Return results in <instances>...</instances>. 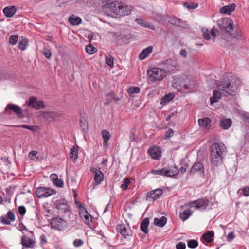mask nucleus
I'll list each match as a JSON object with an SVG mask.
<instances>
[{
	"mask_svg": "<svg viewBox=\"0 0 249 249\" xmlns=\"http://www.w3.org/2000/svg\"><path fill=\"white\" fill-rule=\"evenodd\" d=\"M53 183L58 187L61 188L64 186V182L61 178H58L55 181L53 182Z\"/></svg>",
	"mask_w": 249,
	"mask_h": 249,
	"instance_id": "45",
	"label": "nucleus"
},
{
	"mask_svg": "<svg viewBox=\"0 0 249 249\" xmlns=\"http://www.w3.org/2000/svg\"><path fill=\"white\" fill-rule=\"evenodd\" d=\"M78 148L73 146L71 148L70 153V158L72 160H75L78 158Z\"/></svg>",
	"mask_w": 249,
	"mask_h": 249,
	"instance_id": "34",
	"label": "nucleus"
},
{
	"mask_svg": "<svg viewBox=\"0 0 249 249\" xmlns=\"http://www.w3.org/2000/svg\"><path fill=\"white\" fill-rule=\"evenodd\" d=\"M38 152L35 151H32V160L36 161H41L43 159V157L40 154L37 155Z\"/></svg>",
	"mask_w": 249,
	"mask_h": 249,
	"instance_id": "38",
	"label": "nucleus"
},
{
	"mask_svg": "<svg viewBox=\"0 0 249 249\" xmlns=\"http://www.w3.org/2000/svg\"><path fill=\"white\" fill-rule=\"evenodd\" d=\"M167 221V218L165 216H162L160 218H155L154 224L157 226L163 227L166 224Z\"/></svg>",
	"mask_w": 249,
	"mask_h": 249,
	"instance_id": "25",
	"label": "nucleus"
},
{
	"mask_svg": "<svg viewBox=\"0 0 249 249\" xmlns=\"http://www.w3.org/2000/svg\"><path fill=\"white\" fill-rule=\"evenodd\" d=\"M192 213L193 212L191 210H185L180 213L179 217L183 221H185L187 220Z\"/></svg>",
	"mask_w": 249,
	"mask_h": 249,
	"instance_id": "31",
	"label": "nucleus"
},
{
	"mask_svg": "<svg viewBox=\"0 0 249 249\" xmlns=\"http://www.w3.org/2000/svg\"><path fill=\"white\" fill-rule=\"evenodd\" d=\"M43 53L47 59L50 58L51 56V53L50 50L46 49H44L43 51Z\"/></svg>",
	"mask_w": 249,
	"mask_h": 249,
	"instance_id": "52",
	"label": "nucleus"
},
{
	"mask_svg": "<svg viewBox=\"0 0 249 249\" xmlns=\"http://www.w3.org/2000/svg\"><path fill=\"white\" fill-rule=\"evenodd\" d=\"M151 173L153 174H155V175L164 176V168L159 169H157V170L153 169L151 171Z\"/></svg>",
	"mask_w": 249,
	"mask_h": 249,
	"instance_id": "47",
	"label": "nucleus"
},
{
	"mask_svg": "<svg viewBox=\"0 0 249 249\" xmlns=\"http://www.w3.org/2000/svg\"><path fill=\"white\" fill-rule=\"evenodd\" d=\"M135 21L140 25H142L144 27L150 28L152 30L155 29V27L153 25L150 24L149 22L145 21L142 19H136Z\"/></svg>",
	"mask_w": 249,
	"mask_h": 249,
	"instance_id": "33",
	"label": "nucleus"
},
{
	"mask_svg": "<svg viewBox=\"0 0 249 249\" xmlns=\"http://www.w3.org/2000/svg\"><path fill=\"white\" fill-rule=\"evenodd\" d=\"M179 173V169L176 166H171L168 168H164V176L169 177H172Z\"/></svg>",
	"mask_w": 249,
	"mask_h": 249,
	"instance_id": "17",
	"label": "nucleus"
},
{
	"mask_svg": "<svg viewBox=\"0 0 249 249\" xmlns=\"http://www.w3.org/2000/svg\"><path fill=\"white\" fill-rule=\"evenodd\" d=\"M217 29L215 28H213L212 29L211 31H210V34L213 36H215L216 34L217 33Z\"/></svg>",
	"mask_w": 249,
	"mask_h": 249,
	"instance_id": "60",
	"label": "nucleus"
},
{
	"mask_svg": "<svg viewBox=\"0 0 249 249\" xmlns=\"http://www.w3.org/2000/svg\"><path fill=\"white\" fill-rule=\"evenodd\" d=\"M187 245L189 248L194 249L197 247L198 245V242L196 240H190L187 242Z\"/></svg>",
	"mask_w": 249,
	"mask_h": 249,
	"instance_id": "42",
	"label": "nucleus"
},
{
	"mask_svg": "<svg viewBox=\"0 0 249 249\" xmlns=\"http://www.w3.org/2000/svg\"><path fill=\"white\" fill-rule=\"evenodd\" d=\"M58 117L56 113L54 112H43L38 116V118L41 121H51L56 119Z\"/></svg>",
	"mask_w": 249,
	"mask_h": 249,
	"instance_id": "9",
	"label": "nucleus"
},
{
	"mask_svg": "<svg viewBox=\"0 0 249 249\" xmlns=\"http://www.w3.org/2000/svg\"><path fill=\"white\" fill-rule=\"evenodd\" d=\"M179 86L178 87L177 83L173 84V86L176 87L178 90L186 92L192 88L193 86L192 82L189 80L187 78L185 79H180L178 81Z\"/></svg>",
	"mask_w": 249,
	"mask_h": 249,
	"instance_id": "6",
	"label": "nucleus"
},
{
	"mask_svg": "<svg viewBox=\"0 0 249 249\" xmlns=\"http://www.w3.org/2000/svg\"><path fill=\"white\" fill-rule=\"evenodd\" d=\"M239 84V80L234 78L231 82H221L218 86V89L229 95L234 96L236 94Z\"/></svg>",
	"mask_w": 249,
	"mask_h": 249,
	"instance_id": "3",
	"label": "nucleus"
},
{
	"mask_svg": "<svg viewBox=\"0 0 249 249\" xmlns=\"http://www.w3.org/2000/svg\"><path fill=\"white\" fill-rule=\"evenodd\" d=\"M130 183V180L128 178H125L123 181L122 184L121 185V188L123 190H126L128 187Z\"/></svg>",
	"mask_w": 249,
	"mask_h": 249,
	"instance_id": "43",
	"label": "nucleus"
},
{
	"mask_svg": "<svg viewBox=\"0 0 249 249\" xmlns=\"http://www.w3.org/2000/svg\"><path fill=\"white\" fill-rule=\"evenodd\" d=\"M242 192L244 196H249V187L245 186L242 189Z\"/></svg>",
	"mask_w": 249,
	"mask_h": 249,
	"instance_id": "55",
	"label": "nucleus"
},
{
	"mask_svg": "<svg viewBox=\"0 0 249 249\" xmlns=\"http://www.w3.org/2000/svg\"><path fill=\"white\" fill-rule=\"evenodd\" d=\"M186 171V168L185 167H181L179 170V172H180L181 173H184Z\"/></svg>",
	"mask_w": 249,
	"mask_h": 249,
	"instance_id": "64",
	"label": "nucleus"
},
{
	"mask_svg": "<svg viewBox=\"0 0 249 249\" xmlns=\"http://www.w3.org/2000/svg\"><path fill=\"white\" fill-rule=\"evenodd\" d=\"M103 8L106 12H111L121 16L128 15L131 12L130 6L118 1L107 2Z\"/></svg>",
	"mask_w": 249,
	"mask_h": 249,
	"instance_id": "2",
	"label": "nucleus"
},
{
	"mask_svg": "<svg viewBox=\"0 0 249 249\" xmlns=\"http://www.w3.org/2000/svg\"><path fill=\"white\" fill-rule=\"evenodd\" d=\"M235 7V4L233 3L223 6L220 9V13L226 15H231V12L234 11Z\"/></svg>",
	"mask_w": 249,
	"mask_h": 249,
	"instance_id": "20",
	"label": "nucleus"
},
{
	"mask_svg": "<svg viewBox=\"0 0 249 249\" xmlns=\"http://www.w3.org/2000/svg\"><path fill=\"white\" fill-rule=\"evenodd\" d=\"M148 78L152 82L156 81H161L166 76V72L159 68H153L147 71Z\"/></svg>",
	"mask_w": 249,
	"mask_h": 249,
	"instance_id": "4",
	"label": "nucleus"
},
{
	"mask_svg": "<svg viewBox=\"0 0 249 249\" xmlns=\"http://www.w3.org/2000/svg\"><path fill=\"white\" fill-rule=\"evenodd\" d=\"M18 41V36L11 35L9 37V42L11 45L16 44Z\"/></svg>",
	"mask_w": 249,
	"mask_h": 249,
	"instance_id": "44",
	"label": "nucleus"
},
{
	"mask_svg": "<svg viewBox=\"0 0 249 249\" xmlns=\"http://www.w3.org/2000/svg\"><path fill=\"white\" fill-rule=\"evenodd\" d=\"M176 248L177 249H185L186 244L183 242H178L176 244Z\"/></svg>",
	"mask_w": 249,
	"mask_h": 249,
	"instance_id": "51",
	"label": "nucleus"
},
{
	"mask_svg": "<svg viewBox=\"0 0 249 249\" xmlns=\"http://www.w3.org/2000/svg\"><path fill=\"white\" fill-rule=\"evenodd\" d=\"M79 215L86 224L89 225L90 224L92 221V216L88 213L86 209L79 212Z\"/></svg>",
	"mask_w": 249,
	"mask_h": 249,
	"instance_id": "19",
	"label": "nucleus"
},
{
	"mask_svg": "<svg viewBox=\"0 0 249 249\" xmlns=\"http://www.w3.org/2000/svg\"><path fill=\"white\" fill-rule=\"evenodd\" d=\"M91 171L94 174V178L95 181L97 184L101 183L104 179V175L102 172L95 168L91 169Z\"/></svg>",
	"mask_w": 249,
	"mask_h": 249,
	"instance_id": "15",
	"label": "nucleus"
},
{
	"mask_svg": "<svg viewBox=\"0 0 249 249\" xmlns=\"http://www.w3.org/2000/svg\"><path fill=\"white\" fill-rule=\"evenodd\" d=\"M22 244L23 246L25 247H29L31 245V240L25 236H24L22 238Z\"/></svg>",
	"mask_w": 249,
	"mask_h": 249,
	"instance_id": "41",
	"label": "nucleus"
},
{
	"mask_svg": "<svg viewBox=\"0 0 249 249\" xmlns=\"http://www.w3.org/2000/svg\"><path fill=\"white\" fill-rule=\"evenodd\" d=\"M117 230L124 238L131 235V231L126 228L124 225L120 224L117 226Z\"/></svg>",
	"mask_w": 249,
	"mask_h": 249,
	"instance_id": "18",
	"label": "nucleus"
},
{
	"mask_svg": "<svg viewBox=\"0 0 249 249\" xmlns=\"http://www.w3.org/2000/svg\"><path fill=\"white\" fill-rule=\"evenodd\" d=\"M84 244L83 241L80 239H75L73 241V245L75 247H79Z\"/></svg>",
	"mask_w": 249,
	"mask_h": 249,
	"instance_id": "50",
	"label": "nucleus"
},
{
	"mask_svg": "<svg viewBox=\"0 0 249 249\" xmlns=\"http://www.w3.org/2000/svg\"><path fill=\"white\" fill-rule=\"evenodd\" d=\"M221 97L222 94L219 90H213V96L210 98L211 104L217 102L221 99Z\"/></svg>",
	"mask_w": 249,
	"mask_h": 249,
	"instance_id": "24",
	"label": "nucleus"
},
{
	"mask_svg": "<svg viewBox=\"0 0 249 249\" xmlns=\"http://www.w3.org/2000/svg\"><path fill=\"white\" fill-rule=\"evenodd\" d=\"M153 47L152 46H148L146 49L142 51L139 55V58L141 60L145 59L152 52Z\"/></svg>",
	"mask_w": 249,
	"mask_h": 249,
	"instance_id": "26",
	"label": "nucleus"
},
{
	"mask_svg": "<svg viewBox=\"0 0 249 249\" xmlns=\"http://www.w3.org/2000/svg\"><path fill=\"white\" fill-rule=\"evenodd\" d=\"M210 159L211 164L217 166L222 163L224 155L226 152V147L224 143H214L210 147Z\"/></svg>",
	"mask_w": 249,
	"mask_h": 249,
	"instance_id": "1",
	"label": "nucleus"
},
{
	"mask_svg": "<svg viewBox=\"0 0 249 249\" xmlns=\"http://www.w3.org/2000/svg\"><path fill=\"white\" fill-rule=\"evenodd\" d=\"M87 53L89 54H93L96 53V49L91 44L87 45L86 47Z\"/></svg>",
	"mask_w": 249,
	"mask_h": 249,
	"instance_id": "40",
	"label": "nucleus"
},
{
	"mask_svg": "<svg viewBox=\"0 0 249 249\" xmlns=\"http://www.w3.org/2000/svg\"><path fill=\"white\" fill-rule=\"evenodd\" d=\"M0 220H1V222L2 223L5 224H7V225L10 224L11 222L10 220V219H9V218H8V217L6 215L2 216L0 218Z\"/></svg>",
	"mask_w": 249,
	"mask_h": 249,
	"instance_id": "49",
	"label": "nucleus"
},
{
	"mask_svg": "<svg viewBox=\"0 0 249 249\" xmlns=\"http://www.w3.org/2000/svg\"><path fill=\"white\" fill-rule=\"evenodd\" d=\"M184 6L188 9H194L198 7V4L185 3Z\"/></svg>",
	"mask_w": 249,
	"mask_h": 249,
	"instance_id": "48",
	"label": "nucleus"
},
{
	"mask_svg": "<svg viewBox=\"0 0 249 249\" xmlns=\"http://www.w3.org/2000/svg\"><path fill=\"white\" fill-rule=\"evenodd\" d=\"M174 98V94L173 93H169L164 96L161 99V103H167L169 102Z\"/></svg>",
	"mask_w": 249,
	"mask_h": 249,
	"instance_id": "35",
	"label": "nucleus"
},
{
	"mask_svg": "<svg viewBox=\"0 0 249 249\" xmlns=\"http://www.w3.org/2000/svg\"><path fill=\"white\" fill-rule=\"evenodd\" d=\"M106 63L110 68H112L114 66V58L110 55H106L105 56Z\"/></svg>",
	"mask_w": 249,
	"mask_h": 249,
	"instance_id": "39",
	"label": "nucleus"
},
{
	"mask_svg": "<svg viewBox=\"0 0 249 249\" xmlns=\"http://www.w3.org/2000/svg\"><path fill=\"white\" fill-rule=\"evenodd\" d=\"M214 233L212 231H208L202 235V239L206 242L210 243L213 240Z\"/></svg>",
	"mask_w": 249,
	"mask_h": 249,
	"instance_id": "32",
	"label": "nucleus"
},
{
	"mask_svg": "<svg viewBox=\"0 0 249 249\" xmlns=\"http://www.w3.org/2000/svg\"><path fill=\"white\" fill-rule=\"evenodd\" d=\"M232 124V121L229 118H223L219 123L220 126L224 130L228 129Z\"/></svg>",
	"mask_w": 249,
	"mask_h": 249,
	"instance_id": "21",
	"label": "nucleus"
},
{
	"mask_svg": "<svg viewBox=\"0 0 249 249\" xmlns=\"http://www.w3.org/2000/svg\"><path fill=\"white\" fill-rule=\"evenodd\" d=\"M75 204L76 205V206L77 208L79 209V212H81V211H83V210H86V209L83 206V204L79 202V201H75Z\"/></svg>",
	"mask_w": 249,
	"mask_h": 249,
	"instance_id": "53",
	"label": "nucleus"
},
{
	"mask_svg": "<svg viewBox=\"0 0 249 249\" xmlns=\"http://www.w3.org/2000/svg\"><path fill=\"white\" fill-rule=\"evenodd\" d=\"M45 106L43 101L40 100H37L36 98L32 97V107L36 109L40 108H44Z\"/></svg>",
	"mask_w": 249,
	"mask_h": 249,
	"instance_id": "23",
	"label": "nucleus"
},
{
	"mask_svg": "<svg viewBox=\"0 0 249 249\" xmlns=\"http://www.w3.org/2000/svg\"><path fill=\"white\" fill-rule=\"evenodd\" d=\"M219 27L227 32L229 35L233 36L232 32L234 28V23L232 20L229 18H222L217 21Z\"/></svg>",
	"mask_w": 249,
	"mask_h": 249,
	"instance_id": "5",
	"label": "nucleus"
},
{
	"mask_svg": "<svg viewBox=\"0 0 249 249\" xmlns=\"http://www.w3.org/2000/svg\"><path fill=\"white\" fill-rule=\"evenodd\" d=\"M107 162H108V160L107 159H103V160H102L101 163L103 165H104L105 167H107Z\"/></svg>",
	"mask_w": 249,
	"mask_h": 249,
	"instance_id": "63",
	"label": "nucleus"
},
{
	"mask_svg": "<svg viewBox=\"0 0 249 249\" xmlns=\"http://www.w3.org/2000/svg\"><path fill=\"white\" fill-rule=\"evenodd\" d=\"M209 201L204 198H199L190 203L191 207H194L196 209L205 210L209 205Z\"/></svg>",
	"mask_w": 249,
	"mask_h": 249,
	"instance_id": "7",
	"label": "nucleus"
},
{
	"mask_svg": "<svg viewBox=\"0 0 249 249\" xmlns=\"http://www.w3.org/2000/svg\"><path fill=\"white\" fill-rule=\"evenodd\" d=\"M57 209L61 213H66L70 211L69 206L66 203H58L57 205Z\"/></svg>",
	"mask_w": 249,
	"mask_h": 249,
	"instance_id": "28",
	"label": "nucleus"
},
{
	"mask_svg": "<svg viewBox=\"0 0 249 249\" xmlns=\"http://www.w3.org/2000/svg\"><path fill=\"white\" fill-rule=\"evenodd\" d=\"M190 173L192 175L196 173L204 175V168L203 164L199 162H196L192 167Z\"/></svg>",
	"mask_w": 249,
	"mask_h": 249,
	"instance_id": "13",
	"label": "nucleus"
},
{
	"mask_svg": "<svg viewBox=\"0 0 249 249\" xmlns=\"http://www.w3.org/2000/svg\"><path fill=\"white\" fill-rule=\"evenodd\" d=\"M163 194V191L161 189H157L152 190L147 194V198L153 200L158 199Z\"/></svg>",
	"mask_w": 249,
	"mask_h": 249,
	"instance_id": "16",
	"label": "nucleus"
},
{
	"mask_svg": "<svg viewBox=\"0 0 249 249\" xmlns=\"http://www.w3.org/2000/svg\"><path fill=\"white\" fill-rule=\"evenodd\" d=\"M7 216L11 221H13L15 220V215L12 211H8L7 214Z\"/></svg>",
	"mask_w": 249,
	"mask_h": 249,
	"instance_id": "54",
	"label": "nucleus"
},
{
	"mask_svg": "<svg viewBox=\"0 0 249 249\" xmlns=\"http://www.w3.org/2000/svg\"><path fill=\"white\" fill-rule=\"evenodd\" d=\"M234 233L233 232H231L228 234L227 238L229 240H232L234 238Z\"/></svg>",
	"mask_w": 249,
	"mask_h": 249,
	"instance_id": "61",
	"label": "nucleus"
},
{
	"mask_svg": "<svg viewBox=\"0 0 249 249\" xmlns=\"http://www.w3.org/2000/svg\"><path fill=\"white\" fill-rule=\"evenodd\" d=\"M149 224V220L148 218H145L141 223V230L145 233L148 232L147 228Z\"/></svg>",
	"mask_w": 249,
	"mask_h": 249,
	"instance_id": "30",
	"label": "nucleus"
},
{
	"mask_svg": "<svg viewBox=\"0 0 249 249\" xmlns=\"http://www.w3.org/2000/svg\"><path fill=\"white\" fill-rule=\"evenodd\" d=\"M174 131L172 129H168L166 132L165 138H169L173 135Z\"/></svg>",
	"mask_w": 249,
	"mask_h": 249,
	"instance_id": "56",
	"label": "nucleus"
},
{
	"mask_svg": "<svg viewBox=\"0 0 249 249\" xmlns=\"http://www.w3.org/2000/svg\"><path fill=\"white\" fill-rule=\"evenodd\" d=\"M101 133L103 139V147L107 148L108 147V141L111 137V135L109 131L106 130H103Z\"/></svg>",
	"mask_w": 249,
	"mask_h": 249,
	"instance_id": "22",
	"label": "nucleus"
},
{
	"mask_svg": "<svg viewBox=\"0 0 249 249\" xmlns=\"http://www.w3.org/2000/svg\"><path fill=\"white\" fill-rule=\"evenodd\" d=\"M66 222L61 218H54L51 221L52 228L61 231L65 226Z\"/></svg>",
	"mask_w": 249,
	"mask_h": 249,
	"instance_id": "12",
	"label": "nucleus"
},
{
	"mask_svg": "<svg viewBox=\"0 0 249 249\" xmlns=\"http://www.w3.org/2000/svg\"><path fill=\"white\" fill-rule=\"evenodd\" d=\"M11 111L16 114L19 118H22L23 116L21 108L17 105L8 104L5 109V111L7 113L10 114Z\"/></svg>",
	"mask_w": 249,
	"mask_h": 249,
	"instance_id": "8",
	"label": "nucleus"
},
{
	"mask_svg": "<svg viewBox=\"0 0 249 249\" xmlns=\"http://www.w3.org/2000/svg\"><path fill=\"white\" fill-rule=\"evenodd\" d=\"M203 35L204 38L206 39L209 40L211 38L210 31L207 29H203Z\"/></svg>",
	"mask_w": 249,
	"mask_h": 249,
	"instance_id": "46",
	"label": "nucleus"
},
{
	"mask_svg": "<svg viewBox=\"0 0 249 249\" xmlns=\"http://www.w3.org/2000/svg\"><path fill=\"white\" fill-rule=\"evenodd\" d=\"M40 130L39 127L37 126H32V132L38 133Z\"/></svg>",
	"mask_w": 249,
	"mask_h": 249,
	"instance_id": "59",
	"label": "nucleus"
},
{
	"mask_svg": "<svg viewBox=\"0 0 249 249\" xmlns=\"http://www.w3.org/2000/svg\"><path fill=\"white\" fill-rule=\"evenodd\" d=\"M69 21L72 25H77L81 23V19L80 18L73 15L69 17Z\"/></svg>",
	"mask_w": 249,
	"mask_h": 249,
	"instance_id": "29",
	"label": "nucleus"
},
{
	"mask_svg": "<svg viewBox=\"0 0 249 249\" xmlns=\"http://www.w3.org/2000/svg\"><path fill=\"white\" fill-rule=\"evenodd\" d=\"M28 45V41L26 38H23L19 41L18 48L21 50H24L26 49Z\"/></svg>",
	"mask_w": 249,
	"mask_h": 249,
	"instance_id": "37",
	"label": "nucleus"
},
{
	"mask_svg": "<svg viewBox=\"0 0 249 249\" xmlns=\"http://www.w3.org/2000/svg\"><path fill=\"white\" fill-rule=\"evenodd\" d=\"M16 9L15 6L7 7L4 8L3 13L7 17H12L16 13Z\"/></svg>",
	"mask_w": 249,
	"mask_h": 249,
	"instance_id": "27",
	"label": "nucleus"
},
{
	"mask_svg": "<svg viewBox=\"0 0 249 249\" xmlns=\"http://www.w3.org/2000/svg\"><path fill=\"white\" fill-rule=\"evenodd\" d=\"M18 212L21 215L25 214L26 212V209L24 206H19L18 208Z\"/></svg>",
	"mask_w": 249,
	"mask_h": 249,
	"instance_id": "57",
	"label": "nucleus"
},
{
	"mask_svg": "<svg viewBox=\"0 0 249 249\" xmlns=\"http://www.w3.org/2000/svg\"><path fill=\"white\" fill-rule=\"evenodd\" d=\"M50 179L53 182L55 181L58 178V175L56 174L53 173L50 175Z\"/></svg>",
	"mask_w": 249,
	"mask_h": 249,
	"instance_id": "58",
	"label": "nucleus"
},
{
	"mask_svg": "<svg viewBox=\"0 0 249 249\" xmlns=\"http://www.w3.org/2000/svg\"><path fill=\"white\" fill-rule=\"evenodd\" d=\"M53 193L54 191L49 188L39 187L36 191V195L38 198L47 197Z\"/></svg>",
	"mask_w": 249,
	"mask_h": 249,
	"instance_id": "10",
	"label": "nucleus"
},
{
	"mask_svg": "<svg viewBox=\"0 0 249 249\" xmlns=\"http://www.w3.org/2000/svg\"><path fill=\"white\" fill-rule=\"evenodd\" d=\"M148 153L153 159L159 160L161 157V150L160 147L153 146L148 148Z\"/></svg>",
	"mask_w": 249,
	"mask_h": 249,
	"instance_id": "11",
	"label": "nucleus"
},
{
	"mask_svg": "<svg viewBox=\"0 0 249 249\" xmlns=\"http://www.w3.org/2000/svg\"><path fill=\"white\" fill-rule=\"evenodd\" d=\"M180 54L184 57H186L187 56V52L185 50H181L180 52Z\"/></svg>",
	"mask_w": 249,
	"mask_h": 249,
	"instance_id": "62",
	"label": "nucleus"
},
{
	"mask_svg": "<svg viewBox=\"0 0 249 249\" xmlns=\"http://www.w3.org/2000/svg\"><path fill=\"white\" fill-rule=\"evenodd\" d=\"M140 90L139 87H131L128 89L127 92L130 96H132L134 94L139 93Z\"/></svg>",
	"mask_w": 249,
	"mask_h": 249,
	"instance_id": "36",
	"label": "nucleus"
},
{
	"mask_svg": "<svg viewBox=\"0 0 249 249\" xmlns=\"http://www.w3.org/2000/svg\"><path fill=\"white\" fill-rule=\"evenodd\" d=\"M200 127L203 130H208L211 125V120L209 118H203L198 120Z\"/></svg>",
	"mask_w": 249,
	"mask_h": 249,
	"instance_id": "14",
	"label": "nucleus"
}]
</instances>
